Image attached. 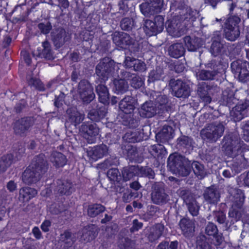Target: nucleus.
<instances>
[{"instance_id": "nucleus-16", "label": "nucleus", "mask_w": 249, "mask_h": 249, "mask_svg": "<svg viewBox=\"0 0 249 249\" xmlns=\"http://www.w3.org/2000/svg\"><path fill=\"white\" fill-rule=\"evenodd\" d=\"M24 151L20 149H13L9 153L0 158V174L5 172L13 163L20 160Z\"/></svg>"}, {"instance_id": "nucleus-28", "label": "nucleus", "mask_w": 249, "mask_h": 249, "mask_svg": "<svg viewBox=\"0 0 249 249\" xmlns=\"http://www.w3.org/2000/svg\"><path fill=\"white\" fill-rule=\"evenodd\" d=\"M182 234L186 237L192 236L195 231V224L190 219L183 217L178 223Z\"/></svg>"}, {"instance_id": "nucleus-41", "label": "nucleus", "mask_w": 249, "mask_h": 249, "mask_svg": "<svg viewBox=\"0 0 249 249\" xmlns=\"http://www.w3.org/2000/svg\"><path fill=\"white\" fill-rule=\"evenodd\" d=\"M220 101L222 105L231 108L234 104H236V102L239 101L234 97V94L232 91L225 90L222 93Z\"/></svg>"}, {"instance_id": "nucleus-1", "label": "nucleus", "mask_w": 249, "mask_h": 249, "mask_svg": "<svg viewBox=\"0 0 249 249\" xmlns=\"http://www.w3.org/2000/svg\"><path fill=\"white\" fill-rule=\"evenodd\" d=\"M167 166L173 174L182 177L188 176L192 169L199 179L203 178L206 175L203 164L197 161L191 163V161L180 155H170L168 158Z\"/></svg>"}, {"instance_id": "nucleus-6", "label": "nucleus", "mask_w": 249, "mask_h": 249, "mask_svg": "<svg viewBox=\"0 0 249 249\" xmlns=\"http://www.w3.org/2000/svg\"><path fill=\"white\" fill-rule=\"evenodd\" d=\"M240 21V18L235 15L226 19L223 30L225 37L228 40L234 41L239 37L240 30L239 24Z\"/></svg>"}, {"instance_id": "nucleus-21", "label": "nucleus", "mask_w": 249, "mask_h": 249, "mask_svg": "<svg viewBox=\"0 0 249 249\" xmlns=\"http://www.w3.org/2000/svg\"><path fill=\"white\" fill-rule=\"evenodd\" d=\"M175 95L178 98H188L190 95V88L189 85L181 80L171 81L170 83Z\"/></svg>"}, {"instance_id": "nucleus-3", "label": "nucleus", "mask_w": 249, "mask_h": 249, "mask_svg": "<svg viewBox=\"0 0 249 249\" xmlns=\"http://www.w3.org/2000/svg\"><path fill=\"white\" fill-rule=\"evenodd\" d=\"M49 164L45 155L40 154L34 158L31 164L26 167L22 174L23 183L28 185L35 184L40 180L48 171Z\"/></svg>"}, {"instance_id": "nucleus-46", "label": "nucleus", "mask_w": 249, "mask_h": 249, "mask_svg": "<svg viewBox=\"0 0 249 249\" xmlns=\"http://www.w3.org/2000/svg\"><path fill=\"white\" fill-rule=\"evenodd\" d=\"M113 85V90L117 94L124 93L128 88V83L124 79H114Z\"/></svg>"}, {"instance_id": "nucleus-22", "label": "nucleus", "mask_w": 249, "mask_h": 249, "mask_svg": "<svg viewBox=\"0 0 249 249\" xmlns=\"http://www.w3.org/2000/svg\"><path fill=\"white\" fill-rule=\"evenodd\" d=\"M87 155L89 159L97 160L107 155L108 147L104 144L89 147L87 150Z\"/></svg>"}, {"instance_id": "nucleus-24", "label": "nucleus", "mask_w": 249, "mask_h": 249, "mask_svg": "<svg viewBox=\"0 0 249 249\" xmlns=\"http://www.w3.org/2000/svg\"><path fill=\"white\" fill-rule=\"evenodd\" d=\"M114 43L121 48H124L133 44L134 40L130 35L124 32H115L112 37Z\"/></svg>"}, {"instance_id": "nucleus-60", "label": "nucleus", "mask_w": 249, "mask_h": 249, "mask_svg": "<svg viewBox=\"0 0 249 249\" xmlns=\"http://www.w3.org/2000/svg\"><path fill=\"white\" fill-rule=\"evenodd\" d=\"M130 81V85L132 87L135 89L140 88L143 84V82L142 80V78L137 75L133 74V76Z\"/></svg>"}, {"instance_id": "nucleus-42", "label": "nucleus", "mask_w": 249, "mask_h": 249, "mask_svg": "<svg viewBox=\"0 0 249 249\" xmlns=\"http://www.w3.org/2000/svg\"><path fill=\"white\" fill-rule=\"evenodd\" d=\"M184 41L188 50L190 52L196 51L202 45L200 38L198 37L192 38L189 36L184 37Z\"/></svg>"}, {"instance_id": "nucleus-53", "label": "nucleus", "mask_w": 249, "mask_h": 249, "mask_svg": "<svg viewBox=\"0 0 249 249\" xmlns=\"http://www.w3.org/2000/svg\"><path fill=\"white\" fill-rule=\"evenodd\" d=\"M227 165L231 170L233 175L239 173L241 170V162L240 160H233L231 161H228Z\"/></svg>"}, {"instance_id": "nucleus-45", "label": "nucleus", "mask_w": 249, "mask_h": 249, "mask_svg": "<svg viewBox=\"0 0 249 249\" xmlns=\"http://www.w3.org/2000/svg\"><path fill=\"white\" fill-rule=\"evenodd\" d=\"M168 102V98L165 95H160L157 96L155 100V105L159 110L158 115L162 116L165 112L167 111V104Z\"/></svg>"}, {"instance_id": "nucleus-31", "label": "nucleus", "mask_w": 249, "mask_h": 249, "mask_svg": "<svg viewBox=\"0 0 249 249\" xmlns=\"http://www.w3.org/2000/svg\"><path fill=\"white\" fill-rule=\"evenodd\" d=\"M70 39L69 36L63 28L58 29L52 36V40L57 48H61Z\"/></svg>"}, {"instance_id": "nucleus-64", "label": "nucleus", "mask_w": 249, "mask_h": 249, "mask_svg": "<svg viewBox=\"0 0 249 249\" xmlns=\"http://www.w3.org/2000/svg\"><path fill=\"white\" fill-rule=\"evenodd\" d=\"M133 70L136 71L143 72L146 70V65L144 62L137 59Z\"/></svg>"}, {"instance_id": "nucleus-57", "label": "nucleus", "mask_w": 249, "mask_h": 249, "mask_svg": "<svg viewBox=\"0 0 249 249\" xmlns=\"http://www.w3.org/2000/svg\"><path fill=\"white\" fill-rule=\"evenodd\" d=\"M139 171L142 176L146 177L149 178H154L155 177V173L153 170L148 166H141L139 167Z\"/></svg>"}, {"instance_id": "nucleus-29", "label": "nucleus", "mask_w": 249, "mask_h": 249, "mask_svg": "<svg viewBox=\"0 0 249 249\" xmlns=\"http://www.w3.org/2000/svg\"><path fill=\"white\" fill-rule=\"evenodd\" d=\"M177 142L178 148L185 154H190L193 149V140L189 136L181 135L177 139Z\"/></svg>"}, {"instance_id": "nucleus-15", "label": "nucleus", "mask_w": 249, "mask_h": 249, "mask_svg": "<svg viewBox=\"0 0 249 249\" xmlns=\"http://www.w3.org/2000/svg\"><path fill=\"white\" fill-rule=\"evenodd\" d=\"M224 131V126L221 123L217 125L214 124H209V125L201 131V134L204 139L210 142H215L223 135Z\"/></svg>"}, {"instance_id": "nucleus-7", "label": "nucleus", "mask_w": 249, "mask_h": 249, "mask_svg": "<svg viewBox=\"0 0 249 249\" xmlns=\"http://www.w3.org/2000/svg\"><path fill=\"white\" fill-rule=\"evenodd\" d=\"M151 198L153 203L160 206L165 205L169 202L170 196L164 183L157 182L152 185Z\"/></svg>"}, {"instance_id": "nucleus-26", "label": "nucleus", "mask_w": 249, "mask_h": 249, "mask_svg": "<svg viewBox=\"0 0 249 249\" xmlns=\"http://www.w3.org/2000/svg\"><path fill=\"white\" fill-rule=\"evenodd\" d=\"M99 229L96 225L89 224L84 227L82 230L81 239L85 242H89L97 237Z\"/></svg>"}, {"instance_id": "nucleus-9", "label": "nucleus", "mask_w": 249, "mask_h": 249, "mask_svg": "<svg viewBox=\"0 0 249 249\" xmlns=\"http://www.w3.org/2000/svg\"><path fill=\"white\" fill-rule=\"evenodd\" d=\"M35 123L32 116H24L16 120L13 124L15 134L20 137H26L31 131Z\"/></svg>"}, {"instance_id": "nucleus-23", "label": "nucleus", "mask_w": 249, "mask_h": 249, "mask_svg": "<svg viewBox=\"0 0 249 249\" xmlns=\"http://www.w3.org/2000/svg\"><path fill=\"white\" fill-rule=\"evenodd\" d=\"M159 110L152 101H146L142 104L139 109V113L141 117L150 118L158 115Z\"/></svg>"}, {"instance_id": "nucleus-10", "label": "nucleus", "mask_w": 249, "mask_h": 249, "mask_svg": "<svg viewBox=\"0 0 249 249\" xmlns=\"http://www.w3.org/2000/svg\"><path fill=\"white\" fill-rule=\"evenodd\" d=\"M231 68L235 76H237L240 81L245 83L249 81V62L237 59L231 63Z\"/></svg>"}, {"instance_id": "nucleus-19", "label": "nucleus", "mask_w": 249, "mask_h": 249, "mask_svg": "<svg viewBox=\"0 0 249 249\" xmlns=\"http://www.w3.org/2000/svg\"><path fill=\"white\" fill-rule=\"evenodd\" d=\"M78 92L80 98L85 104L90 103L94 98L95 94L91 84L86 80L80 81L78 86Z\"/></svg>"}, {"instance_id": "nucleus-51", "label": "nucleus", "mask_w": 249, "mask_h": 249, "mask_svg": "<svg viewBox=\"0 0 249 249\" xmlns=\"http://www.w3.org/2000/svg\"><path fill=\"white\" fill-rule=\"evenodd\" d=\"M136 175V167L130 166L124 168L122 171V176L124 180L127 181L135 177Z\"/></svg>"}, {"instance_id": "nucleus-59", "label": "nucleus", "mask_w": 249, "mask_h": 249, "mask_svg": "<svg viewBox=\"0 0 249 249\" xmlns=\"http://www.w3.org/2000/svg\"><path fill=\"white\" fill-rule=\"evenodd\" d=\"M138 192H133L132 190H127L123 194L122 198L124 202L128 203L131 201L132 199L138 197Z\"/></svg>"}, {"instance_id": "nucleus-5", "label": "nucleus", "mask_w": 249, "mask_h": 249, "mask_svg": "<svg viewBox=\"0 0 249 249\" xmlns=\"http://www.w3.org/2000/svg\"><path fill=\"white\" fill-rule=\"evenodd\" d=\"M217 37L214 36L212 39V44L209 52L213 56L226 55H230L233 53V51L236 48L234 44L230 43L223 44L221 41L220 32H216Z\"/></svg>"}, {"instance_id": "nucleus-58", "label": "nucleus", "mask_w": 249, "mask_h": 249, "mask_svg": "<svg viewBox=\"0 0 249 249\" xmlns=\"http://www.w3.org/2000/svg\"><path fill=\"white\" fill-rule=\"evenodd\" d=\"M29 85L34 87L39 91H44L45 88L43 83L39 78L31 77L28 81Z\"/></svg>"}, {"instance_id": "nucleus-52", "label": "nucleus", "mask_w": 249, "mask_h": 249, "mask_svg": "<svg viewBox=\"0 0 249 249\" xmlns=\"http://www.w3.org/2000/svg\"><path fill=\"white\" fill-rule=\"evenodd\" d=\"M135 26V21L132 18H124L120 22V27L123 30L129 31Z\"/></svg>"}, {"instance_id": "nucleus-49", "label": "nucleus", "mask_w": 249, "mask_h": 249, "mask_svg": "<svg viewBox=\"0 0 249 249\" xmlns=\"http://www.w3.org/2000/svg\"><path fill=\"white\" fill-rule=\"evenodd\" d=\"M72 191V183L68 181L62 182L57 186V192L60 196H69L71 194Z\"/></svg>"}, {"instance_id": "nucleus-11", "label": "nucleus", "mask_w": 249, "mask_h": 249, "mask_svg": "<svg viewBox=\"0 0 249 249\" xmlns=\"http://www.w3.org/2000/svg\"><path fill=\"white\" fill-rule=\"evenodd\" d=\"M114 70V61L109 57H104L97 64L95 69L97 75L101 82H105Z\"/></svg>"}, {"instance_id": "nucleus-55", "label": "nucleus", "mask_w": 249, "mask_h": 249, "mask_svg": "<svg viewBox=\"0 0 249 249\" xmlns=\"http://www.w3.org/2000/svg\"><path fill=\"white\" fill-rule=\"evenodd\" d=\"M124 153L126 154V157L130 160H134L138 154L137 149L136 147L130 145H126L125 146Z\"/></svg>"}, {"instance_id": "nucleus-40", "label": "nucleus", "mask_w": 249, "mask_h": 249, "mask_svg": "<svg viewBox=\"0 0 249 249\" xmlns=\"http://www.w3.org/2000/svg\"><path fill=\"white\" fill-rule=\"evenodd\" d=\"M107 113V111L104 106L99 107L97 106L95 108H93L90 110L88 116L91 120L99 122L105 117Z\"/></svg>"}, {"instance_id": "nucleus-12", "label": "nucleus", "mask_w": 249, "mask_h": 249, "mask_svg": "<svg viewBox=\"0 0 249 249\" xmlns=\"http://www.w3.org/2000/svg\"><path fill=\"white\" fill-rule=\"evenodd\" d=\"M230 195V199L231 201V207L233 211L229 213L230 216H233L234 213H237L236 210H240L243 208L245 202V196L243 190L238 188H231L229 190Z\"/></svg>"}, {"instance_id": "nucleus-17", "label": "nucleus", "mask_w": 249, "mask_h": 249, "mask_svg": "<svg viewBox=\"0 0 249 249\" xmlns=\"http://www.w3.org/2000/svg\"><path fill=\"white\" fill-rule=\"evenodd\" d=\"M249 114V100L247 99L237 102L230 111L231 118L235 122L240 121Z\"/></svg>"}, {"instance_id": "nucleus-54", "label": "nucleus", "mask_w": 249, "mask_h": 249, "mask_svg": "<svg viewBox=\"0 0 249 249\" xmlns=\"http://www.w3.org/2000/svg\"><path fill=\"white\" fill-rule=\"evenodd\" d=\"M118 246L120 249H134V243L131 239L125 237L119 241Z\"/></svg>"}, {"instance_id": "nucleus-47", "label": "nucleus", "mask_w": 249, "mask_h": 249, "mask_svg": "<svg viewBox=\"0 0 249 249\" xmlns=\"http://www.w3.org/2000/svg\"><path fill=\"white\" fill-rule=\"evenodd\" d=\"M174 134V130L172 126L164 125L156 136L164 141H168L173 138Z\"/></svg>"}, {"instance_id": "nucleus-50", "label": "nucleus", "mask_w": 249, "mask_h": 249, "mask_svg": "<svg viewBox=\"0 0 249 249\" xmlns=\"http://www.w3.org/2000/svg\"><path fill=\"white\" fill-rule=\"evenodd\" d=\"M150 153L155 158L160 159L162 158V155L165 154L166 150L163 145L154 144L151 147Z\"/></svg>"}, {"instance_id": "nucleus-39", "label": "nucleus", "mask_w": 249, "mask_h": 249, "mask_svg": "<svg viewBox=\"0 0 249 249\" xmlns=\"http://www.w3.org/2000/svg\"><path fill=\"white\" fill-rule=\"evenodd\" d=\"M66 112L68 115V120L71 124L76 126L83 121L82 114L77 110L76 108H69Z\"/></svg>"}, {"instance_id": "nucleus-36", "label": "nucleus", "mask_w": 249, "mask_h": 249, "mask_svg": "<svg viewBox=\"0 0 249 249\" xmlns=\"http://www.w3.org/2000/svg\"><path fill=\"white\" fill-rule=\"evenodd\" d=\"M122 124L131 128H137L141 123V118L139 116H134L133 112L131 114L123 115Z\"/></svg>"}, {"instance_id": "nucleus-14", "label": "nucleus", "mask_w": 249, "mask_h": 249, "mask_svg": "<svg viewBox=\"0 0 249 249\" xmlns=\"http://www.w3.org/2000/svg\"><path fill=\"white\" fill-rule=\"evenodd\" d=\"M79 131L89 143H93L96 142L99 129L95 123L89 121L82 124Z\"/></svg>"}, {"instance_id": "nucleus-33", "label": "nucleus", "mask_w": 249, "mask_h": 249, "mask_svg": "<svg viewBox=\"0 0 249 249\" xmlns=\"http://www.w3.org/2000/svg\"><path fill=\"white\" fill-rule=\"evenodd\" d=\"M203 197L208 203L215 205L219 201L220 195L217 189L211 186L205 190Z\"/></svg>"}, {"instance_id": "nucleus-4", "label": "nucleus", "mask_w": 249, "mask_h": 249, "mask_svg": "<svg viewBox=\"0 0 249 249\" xmlns=\"http://www.w3.org/2000/svg\"><path fill=\"white\" fill-rule=\"evenodd\" d=\"M223 148L226 154L231 157L237 156L243 157L244 153L249 150V146L244 143H240L234 140L230 135L224 136L223 139Z\"/></svg>"}, {"instance_id": "nucleus-18", "label": "nucleus", "mask_w": 249, "mask_h": 249, "mask_svg": "<svg viewBox=\"0 0 249 249\" xmlns=\"http://www.w3.org/2000/svg\"><path fill=\"white\" fill-rule=\"evenodd\" d=\"M249 114V100L247 99L237 102L230 111L231 118L235 122L240 121Z\"/></svg>"}, {"instance_id": "nucleus-56", "label": "nucleus", "mask_w": 249, "mask_h": 249, "mask_svg": "<svg viewBox=\"0 0 249 249\" xmlns=\"http://www.w3.org/2000/svg\"><path fill=\"white\" fill-rule=\"evenodd\" d=\"M163 74L162 69H159L152 71L149 73L148 82H154L155 81L160 80Z\"/></svg>"}, {"instance_id": "nucleus-44", "label": "nucleus", "mask_w": 249, "mask_h": 249, "mask_svg": "<svg viewBox=\"0 0 249 249\" xmlns=\"http://www.w3.org/2000/svg\"><path fill=\"white\" fill-rule=\"evenodd\" d=\"M185 52V48L181 43H177L171 45L168 50L169 55L175 58H178L182 56Z\"/></svg>"}, {"instance_id": "nucleus-2", "label": "nucleus", "mask_w": 249, "mask_h": 249, "mask_svg": "<svg viewBox=\"0 0 249 249\" xmlns=\"http://www.w3.org/2000/svg\"><path fill=\"white\" fill-rule=\"evenodd\" d=\"M196 19L194 11L190 7L183 8L180 10L178 14L166 22V30L173 36H180L185 33L189 26Z\"/></svg>"}, {"instance_id": "nucleus-32", "label": "nucleus", "mask_w": 249, "mask_h": 249, "mask_svg": "<svg viewBox=\"0 0 249 249\" xmlns=\"http://www.w3.org/2000/svg\"><path fill=\"white\" fill-rule=\"evenodd\" d=\"M106 210V207L100 203H90L87 207V213L90 218H100Z\"/></svg>"}, {"instance_id": "nucleus-25", "label": "nucleus", "mask_w": 249, "mask_h": 249, "mask_svg": "<svg viewBox=\"0 0 249 249\" xmlns=\"http://www.w3.org/2000/svg\"><path fill=\"white\" fill-rule=\"evenodd\" d=\"M205 233L210 237H213L215 241V245L220 247L223 242L224 238L222 233H218L217 227L214 223L209 222L205 229Z\"/></svg>"}, {"instance_id": "nucleus-34", "label": "nucleus", "mask_w": 249, "mask_h": 249, "mask_svg": "<svg viewBox=\"0 0 249 249\" xmlns=\"http://www.w3.org/2000/svg\"><path fill=\"white\" fill-rule=\"evenodd\" d=\"M36 190L30 187H23L19 189L18 199L23 203H28L37 195Z\"/></svg>"}, {"instance_id": "nucleus-62", "label": "nucleus", "mask_w": 249, "mask_h": 249, "mask_svg": "<svg viewBox=\"0 0 249 249\" xmlns=\"http://www.w3.org/2000/svg\"><path fill=\"white\" fill-rule=\"evenodd\" d=\"M127 0H120L118 4L119 7V13L121 14L125 15L129 10Z\"/></svg>"}, {"instance_id": "nucleus-37", "label": "nucleus", "mask_w": 249, "mask_h": 249, "mask_svg": "<svg viewBox=\"0 0 249 249\" xmlns=\"http://www.w3.org/2000/svg\"><path fill=\"white\" fill-rule=\"evenodd\" d=\"M71 232L69 230H66L60 234V240L62 243V249H79L74 245V242L71 238Z\"/></svg>"}, {"instance_id": "nucleus-48", "label": "nucleus", "mask_w": 249, "mask_h": 249, "mask_svg": "<svg viewBox=\"0 0 249 249\" xmlns=\"http://www.w3.org/2000/svg\"><path fill=\"white\" fill-rule=\"evenodd\" d=\"M143 28L146 34L149 36L156 35L158 33H160L159 31V29L156 25L155 22L151 20H145Z\"/></svg>"}, {"instance_id": "nucleus-61", "label": "nucleus", "mask_w": 249, "mask_h": 249, "mask_svg": "<svg viewBox=\"0 0 249 249\" xmlns=\"http://www.w3.org/2000/svg\"><path fill=\"white\" fill-rule=\"evenodd\" d=\"M164 18L162 16H156L154 18V22H155L156 25L159 29V31L162 32L164 29Z\"/></svg>"}, {"instance_id": "nucleus-30", "label": "nucleus", "mask_w": 249, "mask_h": 249, "mask_svg": "<svg viewBox=\"0 0 249 249\" xmlns=\"http://www.w3.org/2000/svg\"><path fill=\"white\" fill-rule=\"evenodd\" d=\"M53 54L51 45L47 40L42 43V48L38 47L37 49L36 55L38 57L52 60L54 59Z\"/></svg>"}, {"instance_id": "nucleus-8", "label": "nucleus", "mask_w": 249, "mask_h": 249, "mask_svg": "<svg viewBox=\"0 0 249 249\" xmlns=\"http://www.w3.org/2000/svg\"><path fill=\"white\" fill-rule=\"evenodd\" d=\"M206 67L211 70H202L199 74L200 79L202 80H213L218 73H224L226 69L225 64L220 61L215 60H212L208 63Z\"/></svg>"}, {"instance_id": "nucleus-13", "label": "nucleus", "mask_w": 249, "mask_h": 249, "mask_svg": "<svg viewBox=\"0 0 249 249\" xmlns=\"http://www.w3.org/2000/svg\"><path fill=\"white\" fill-rule=\"evenodd\" d=\"M163 4V0H146L140 4L139 8L145 17H150L161 12Z\"/></svg>"}, {"instance_id": "nucleus-27", "label": "nucleus", "mask_w": 249, "mask_h": 249, "mask_svg": "<svg viewBox=\"0 0 249 249\" xmlns=\"http://www.w3.org/2000/svg\"><path fill=\"white\" fill-rule=\"evenodd\" d=\"M135 100L132 96H125L119 104V107L123 115L131 114L135 108Z\"/></svg>"}, {"instance_id": "nucleus-20", "label": "nucleus", "mask_w": 249, "mask_h": 249, "mask_svg": "<svg viewBox=\"0 0 249 249\" xmlns=\"http://www.w3.org/2000/svg\"><path fill=\"white\" fill-rule=\"evenodd\" d=\"M217 88V85L206 82H202L199 84L197 90V94L205 105L211 102V94H213V91L215 90Z\"/></svg>"}, {"instance_id": "nucleus-35", "label": "nucleus", "mask_w": 249, "mask_h": 249, "mask_svg": "<svg viewBox=\"0 0 249 249\" xmlns=\"http://www.w3.org/2000/svg\"><path fill=\"white\" fill-rule=\"evenodd\" d=\"M50 160L53 165L56 169L64 167L68 162L67 157L58 151H54L52 153Z\"/></svg>"}, {"instance_id": "nucleus-38", "label": "nucleus", "mask_w": 249, "mask_h": 249, "mask_svg": "<svg viewBox=\"0 0 249 249\" xmlns=\"http://www.w3.org/2000/svg\"><path fill=\"white\" fill-rule=\"evenodd\" d=\"M96 91L98 95L99 101L105 105L109 103L110 95L107 87L103 84L96 87Z\"/></svg>"}, {"instance_id": "nucleus-63", "label": "nucleus", "mask_w": 249, "mask_h": 249, "mask_svg": "<svg viewBox=\"0 0 249 249\" xmlns=\"http://www.w3.org/2000/svg\"><path fill=\"white\" fill-rule=\"evenodd\" d=\"M38 28L41 33L47 35L49 34L52 29V26L50 22H48L46 24L40 23L38 24Z\"/></svg>"}, {"instance_id": "nucleus-43", "label": "nucleus", "mask_w": 249, "mask_h": 249, "mask_svg": "<svg viewBox=\"0 0 249 249\" xmlns=\"http://www.w3.org/2000/svg\"><path fill=\"white\" fill-rule=\"evenodd\" d=\"M143 133L140 131H127L123 136L124 142L128 143H135L142 141Z\"/></svg>"}]
</instances>
